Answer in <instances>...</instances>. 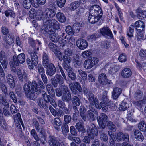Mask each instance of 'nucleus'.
Segmentation results:
<instances>
[{
  "label": "nucleus",
  "mask_w": 146,
  "mask_h": 146,
  "mask_svg": "<svg viewBox=\"0 0 146 146\" xmlns=\"http://www.w3.org/2000/svg\"><path fill=\"white\" fill-rule=\"evenodd\" d=\"M92 56V53L89 50L83 52L82 54V56L85 58H88Z\"/></svg>",
  "instance_id": "58836bf2"
},
{
  "label": "nucleus",
  "mask_w": 146,
  "mask_h": 146,
  "mask_svg": "<svg viewBox=\"0 0 146 146\" xmlns=\"http://www.w3.org/2000/svg\"><path fill=\"white\" fill-rule=\"evenodd\" d=\"M107 125L109 128L113 131H115L116 130V127L115 125L111 121H108L107 123Z\"/></svg>",
  "instance_id": "5fc2aeb1"
},
{
  "label": "nucleus",
  "mask_w": 146,
  "mask_h": 146,
  "mask_svg": "<svg viewBox=\"0 0 146 146\" xmlns=\"http://www.w3.org/2000/svg\"><path fill=\"white\" fill-rule=\"evenodd\" d=\"M25 61V55L23 53H21L18 55L17 57L14 56L13 60L10 62V64L11 66L16 65L17 66L19 65V63L22 64Z\"/></svg>",
  "instance_id": "39448f33"
},
{
  "label": "nucleus",
  "mask_w": 146,
  "mask_h": 146,
  "mask_svg": "<svg viewBox=\"0 0 146 146\" xmlns=\"http://www.w3.org/2000/svg\"><path fill=\"white\" fill-rule=\"evenodd\" d=\"M86 110L85 108L84 107H81L80 109V113L81 117L84 120H85L86 119Z\"/></svg>",
  "instance_id": "c03bdc74"
},
{
  "label": "nucleus",
  "mask_w": 146,
  "mask_h": 146,
  "mask_svg": "<svg viewBox=\"0 0 146 146\" xmlns=\"http://www.w3.org/2000/svg\"><path fill=\"white\" fill-rule=\"evenodd\" d=\"M121 93V90L120 88L118 87L114 88L112 92V96L113 99H117Z\"/></svg>",
  "instance_id": "aec40b11"
},
{
  "label": "nucleus",
  "mask_w": 146,
  "mask_h": 146,
  "mask_svg": "<svg viewBox=\"0 0 146 146\" xmlns=\"http://www.w3.org/2000/svg\"><path fill=\"white\" fill-rule=\"evenodd\" d=\"M63 60L64 61V63L70 64L71 62L72 58L71 57L63 56Z\"/></svg>",
  "instance_id": "e2e57ef3"
},
{
  "label": "nucleus",
  "mask_w": 146,
  "mask_h": 146,
  "mask_svg": "<svg viewBox=\"0 0 146 146\" xmlns=\"http://www.w3.org/2000/svg\"><path fill=\"white\" fill-rule=\"evenodd\" d=\"M143 92L139 90L137 91L135 93L134 97L136 100H140L142 97Z\"/></svg>",
  "instance_id": "a18cd8bd"
},
{
  "label": "nucleus",
  "mask_w": 146,
  "mask_h": 146,
  "mask_svg": "<svg viewBox=\"0 0 146 146\" xmlns=\"http://www.w3.org/2000/svg\"><path fill=\"white\" fill-rule=\"evenodd\" d=\"M62 132L64 134H66L69 131L68 127L66 124L64 125L62 127Z\"/></svg>",
  "instance_id": "774afa93"
},
{
  "label": "nucleus",
  "mask_w": 146,
  "mask_h": 146,
  "mask_svg": "<svg viewBox=\"0 0 146 146\" xmlns=\"http://www.w3.org/2000/svg\"><path fill=\"white\" fill-rule=\"evenodd\" d=\"M88 20L92 24H94L99 20L102 15V11L98 5H94L90 8Z\"/></svg>",
  "instance_id": "f03ea898"
},
{
  "label": "nucleus",
  "mask_w": 146,
  "mask_h": 146,
  "mask_svg": "<svg viewBox=\"0 0 146 146\" xmlns=\"http://www.w3.org/2000/svg\"><path fill=\"white\" fill-rule=\"evenodd\" d=\"M43 64L44 66H47L49 64L48 56L44 52L43 54Z\"/></svg>",
  "instance_id": "2f4dec72"
},
{
  "label": "nucleus",
  "mask_w": 146,
  "mask_h": 146,
  "mask_svg": "<svg viewBox=\"0 0 146 146\" xmlns=\"http://www.w3.org/2000/svg\"><path fill=\"white\" fill-rule=\"evenodd\" d=\"M70 92L68 89V87L64 85H61L59 88H57L56 89V94L58 96H60L62 93L63 95Z\"/></svg>",
  "instance_id": "9d476101"
},
{
  "label": "nucleus",
  "mask_w": 146,
  "mask_h": 146,
  "mask_svg": "<svg viewBox=\"0 0 146 146\" xmlns=\"http://www.w3.org/2000/svg\"><path fill=\"white\" fill-rule=\"evenodd\" d=\"M46 89L49 94L51 96V97L49 95L46 94V92L44 91L42 92V94L44 100H54L55 92L52 86L50 84H48L46 86Z\"/></svg>",
  "instance_id": "20e7f679"
},
{
  "label": "nucleus",
  "mask_w": 146,
  "mask_h": 146,
  "mask_svg": "<svg viewBox=\"0 0 146 146\" xmlns=\"http://www.w3.org/2000/svg\"><path fill=\"white\" fill-rule=\"evenodd\" d=\"M47 66H44L46 68V74L50 76H52L56 72V68L54 65L52 63L47 65Z\"/></svg>",
  "instance_id": "9b49d317"
},
{
  "label": "nucleus",
  "mask_w": 146,
  "mask_h": 146,
  "mask_svg": "<svg viewBox=\"0 0 146 146\" xmlns=\"http://www.w3.org/2000/svg\"><path fill=\"white\" fill-rule=\"evenodd\" d=\"M127 107L126 102L122 101L119 105V108L121 111H124L127 109Z\"/></svg>",
  "instance_id": "79ce46f5"
},
{
  "label": "nucleus",
  "mask_w": 146,
  "mask_h": 146,
  "mask_svg": "<svg viewBox=\"0 0 146 146\" xmlns=\"http://www.w3.org/2000/svg\"><path fill=\"white\" fill-rule=\"evenodd\" d=\"M36 85L35 80L31 82L29 81L27 83L25 84L23 86V89L26 97L30 100H33L32 98L34 95L35 87Z\"/></svg>",
  "instance_id": "7ed1b4c3"
},
{
  "label": "nucleus",
  "mask_w": 146,
  "mask_h": 146,
  "mask_svg": "<svg viewBox=\"0 0 146 146\" xmlns=\"http://www.w3.org/2000/svg\"><path fill=\"white\" fill-rule=\"evenodd\" d=\"M49 36L50 39L54 42H57L59 41L60 39V37H59L58 35L56 33H54L53 31V33H51Z\"/></svg>",
  "instance_id": "393cba45"
},
{
  "label": "nucleus",
  "mask_w": 146,
  "mask_h": 146,
  "mask_svg": "<svg viewBox=\"0 0 146 146\" xmlns=\"http://www.w3.org/2000/svg\"><path fill=\"white\" fill-rule=\"evenodd\" d=\"M76 127L79 131L84 132L85 131L84 127L81 122H78L76 125Z\"/></svg>",
  "instance_id": "09e8293b"
},
{
  "label": "nucleus",
  "mask_w": 146,
  "mask_h": 146,
  "mask_svg": "<svg viewBox=\"0 0 146 146\" xmlns=\"http://www.w3.org/2000/svg\"><path fill=\"white\" fill-rule=\"evenodd\" d=\"M31 3L30 0H25L23 3V5L25 9H28L31 7Z\"/></svg>",
  "instance_id": "a19ab883"
},
{
  "label": "nucleus",
  "mask_w": 146,
  "mask_h": 146,
  "mask_svg": "<svg viewBox=\"0 0 146 146\" xmlns=\"http://www.w3.org/2000/svg\"><path fill=\"white\" fill-rule=\"evenodd\" d=\"M52 85L54 87H57L58 83L60 85L63 84L64 83V79L60 75H56L54 78H52L51 79Z\"/></svg>",
  "instance_id": "423d86ee"
},
{
  "label": "nucleus",
  "mask_w": 146,
  "mask_h": 146,
  "mask_svg": "<svg viewBox=\"0 0 146 146\" xmlns=\"http://www.w3.org/2000/svg\"><path fill=\"white\" fill-rule=\"evenodd\" d=\"M134 25H131L127 30V35L129 37H131L133 36V34L134 31Z\"/></svg>",
  "instance_id": "f704fd0d"
},
{
  "label": "nucleus",
  "mask_w": 146,
  "mask_h": 146,
  "mask_svg": "<svg viewBox=\"0 0 146 146\" xmlns=\"http://www.w3.org/2000/svg\"><path fill=\"white\" fill-rule=\"evenodd\" d=\"M40 31L41 32L44 34L48 33L49 34L53 33V31L52 29H48V26L47 24H46L44 23L41 27Z\"/></svg>",
  "instance_id": "412c9836"
},
{
  "label": "nucleus",
  "mask_w": 146,
  "mask_h": 146,
  "mask_svg": "<svg viewBox=\"0 0 146 146\" xmlns=\"http://www.w3.org/2000/svg\"><path fill=\"white\" fill-rule=\"evenodd\" d=\"M94 103L96 107L98 109H100L101 107L102 108H104V106H105V104L104 103V102H101L99 103V101H94Z\"/></svg>",
  "instance_id": "864d4df0"
},
{
  "label": "nucleus",
  "mask_w": 146,
  "mask_h": 146,
  "mask_svg": "<svg viewBox=\"0 0 146 146\" xmlns=\"http://www.w3.org/2000/svg\"><path fill=\"white\" fill-rule=\"evenodd\" d=\"M37 70L39 74L40 75L45 73L44 68L41 64H38L37 67Z\"/></svg>",
  "instance_id": "bf43d9fd"
},
{
  "label": "nucleus",
  "mask_w": 146,
  "mask_h": 146,
  "mask_svg": "<svg viewBox=\"0 0 146 146\" xmlns=\"http://www.w3.org/2000/svg\"><path fill=\"white\" fill-rule=\"evenodd\" d=\"M98 79L99 82L102 85H104L107 84H110V81L107 79L106 76L104 73H102L99 74Z\"/></svg>",
  "instance_id": "ddd939ff"
},
{
  "label": "nucleus",
  "mask_w": 146,
  "mask_h": 146,
  "mask_svg": "<svg viewBox=\"0 0 146 146\" xmlns=\"http://www.w3.org/2000/svg\"><path fill=\"white\" fill-rule=\"evenodd\" d=\"M78 73L79 75V76L84 80H86L87 74L86 72L80 70L78 71Z\"/></svg>",
  "instance_id": "c9c22d12"
},
{
  "label": "nucleus",
  "mask_w": 146,
  "mask_h": 146,
  "mask_svg": "<svg viewBox=\"0 0 146 146\" xmlns=\"http://www.w3.org/2000/svg\"><path fill=\"white\" fill-rule=\"evenodd\" d=\"M88 79L90 82H95L96 79L95 76L94 74L90 73L88 76Z\"/></svg>",
  "instance_id": "6e6d98bb"
},
{
  "label": "nucleus",
  "mask_w": 146,
  "mask_h": 146,
  "mask_svg": "<svg viewBox=\"0 0 146 146\" xmlns=\"http://www.w3.org/2000/svg\"><path fill=\"white\" fill-rule=\"evenodd\" d=\"M89 109L90 110L87 111V117L88 118L94 121L95 119L94 115L93 113V112L94 111V109L92 106L91 107L90 106Z\"/></svg>",
  "instance_id": "bb28decb"
},
{
  "label": "nucleus",
  "mask_w": 146,
  "mask_h": 146,
  "mask_svg": "<svg viewBox=\"0 0 146 146\" xmlns=\"http://www.w3.org/2000/svg\"><path fill=\"white\" fill-rule=\"evenodd\" d=\"M134 25V27L137 31H142L144 29V23L142 21L139 20L136 21Z\"/></svg>",
  "instance_id": "dca6fc26"
},
{
  "label": "nucleus",
  "mask_w": 146,
  "mask_h": 146,
  "mask_svg": "<svg viewBox=\"0 0 146 146\" xmlns=\"http://www.w3.org/2000/svg\"><path fill=\"white\" fill-rule=\"evenodd\" d=\"M32 64L36 66L38 62V58L35 51L32 52L30 53Z\"/></svg>",
  "instance_id": "6ab92c4d"
},
{
  "label": "nucleus",
  "mask_w": 146,
  "mask_h": 146,
  "mask_svg": "<svg viewBox=\"0 0 146 146\" xmlns=\"http://www.w3.org/2000/svg\"><path fill=\"white\" fill-rule=\"evenodd\" d=\"M39 13L42 14V17L40 16V20L42 19L44 24H47L49 27V28L50 29L52 27L53 29H59L60 26L59 25L58 22L56 20L53 19H51L55 15L56 13L54 10L49 8L46 9L44 14H42L41 11Z\"/></svg>",
  "instance_id": "f257e3e1"
},
{
  "label": "nucleus",
  "mask_w": 146,
  "mask_h": 146,
  "mask_svg": "<svg viewBox=\"0 0 146 146\" xmlns=\"http://www.w3.org/2000/svg\"><path fill=\"white\" fill-rule=\"evenodd\" d=\"M132 74V72L131 70L128 68H125L122 71L121 75L122 76L125 78H128L130 77Z\"/></svg>",
  "instance_id": "4be33fe9"
},
{
  "label": "nucleus",
  "mask_w": 146,
  "mask_h": 146,
  "mask_svg": "<svg viewBox=\"0 0 146 146\" xmlns=\"http://www.w3.org/2000/svg\"><path fill=\"white\" fill-rule=\"evenodd\" d=\"M50 139L49 141V143L50 146H60V144L58 141L53 136L50 137Z\"/></svg>",
  "instance_id": "5701e85b"
},
{
  "label": "nucleus",
  "mask_w": 146,
  "mask_h": 146,
  "mask_svg": "<svg viewBox=\"0 0 146 146\" xmlns=\"http://www.w3.org/2000/svg\"><path fill=\"white\" fill-rule=\"evenodd\" d=\"M88 99L90 100H96V97L92 93L89 92L87 96Z\"/></svg>",
  "instance_id": "0e129e2a"
},
{
  "label": "nucleus",
  "mask_w": 146,
  "mask_h": 146,
  "mask_svg": "<svg viewBox=\"0 0 146 146\" xmlns=\"http://www.w3.org/2000/svg\"><path fill=\"white\" fill-rule=\"evenodd\" d=\"M71 96L70 92L63 95L62 99L63 100H70Z\"/></svg>",
  "instance_id": "37998d69"
},
{
  "label": "nucleus",
  "mask_w": 146,
  "mask_h": 146,
  "mask_svg": "<svg viewBox=\"0 0 146 146\" xmlns=\"http://www.w3.org/2000/svg\"><path fill=\"white\" fill-rule=\"evenodd\" d=\"M83 23L82 22L80 23H75L73 25V28L76 32L79 31L80 28L83 25Z\"/></svg>",
  "instance_id": "473e14b6"
},
{
  "label": "nucleus",
  "mask_w": 146,
  "mask_h": 146,
  "mask_svg": "<svg viewBox=\"0 0 146 146\" xmlns=\"http://www.w3.org/2000/svg\"><path fill=\"white\" fill-rule=\"evenodd\" d=\"M101 140L103 141H106L108 140V137L102 131L100 132Z\"/></svg>",
  "instance_id": "de8ad7c7"
},
{
  "label": "nucleus",
  "mask_w": 146,
  "mask_h": 146,
  "mask_svg": "<svg viewBox=\"0 0 146 146\" xmlns=\"http://www.w3.org/2000/svg\"><path fill=\"white\" fill-rule=\"evenodd\" d=\"M134 134L135 137L137 139L140 141L143 140L144 137L142 133L139 130H136Z\"/></svg>",
  "instance_id": "c85d7f7f"
},
{
  "label": "nucleus",
  "mask_w": 146,
  "mask_h": 146,
  "mask_svg": "<svg viewBox=\"0 0 146 146\" xmlns=\"http://www.w3.org/2000/svg\"><path fill=\"white\" fill-rule=\"evenodd\" d=\"M14 117L15 122L17 127L18 128H21V125L23 127V124L22 121L21 115L20 113H17L15 114Z\"/></svg>",
  "instance_id": "2eb2a0df"
},
{
  "label": "nucleus",
  "mask_w": 146,
  "mask_h": 146,
  "mask_svg": "<svg viewBox=\"0 0 146 146\" xmlns=\"http://www.w3.org/2000/svg\"><path fill=\"white\" fill-rule=\"evenodd\" d=\"M116 140L118 141H123L124 140L129 141V135L127 134L124 133L122 132H119L117 134Z\"/></svg>",
  "instance_id": "4468645a"
},
{
  "label": "nucleus",
  "mask_w": 146,
  "mask_h": 146,
  "mask_svg": "<svg viewBox=\"0 0 146 146\" xmlns=\"http://www.w3.org/2000/svg\"><path fill=\"white\" fill-rule=\"evenodd\" d=\"M108 119L107 116L104 113H101L100 116L97 117L98 121L102 129L105 128L106 123L108 121Z\"/></svg>",
  "instance_id": "0eeeda50"
},
{
  "label": "nucleus",
  "mask_w": 146,
  "mask_h": 146,
  "mask_svg": "<svg viewBox=\"0 0 146 146\" xmlns=\"http://www.w3.org/2000/svg\"><path fill=\"white\" fill-rule=\"evenodd\" d=\"M69 87L72 93L74 94L77 93L78 91L76 90L79 92H81L82 91V88L80 84L78 82H75L73 84L70 83L69 84Z\"/></svg>",
  "instance_id": "6e6552de"
},
{
  "label": "nucleus",
  "mask_w": 146,
  "mask_h": 146,
  "mask_svg": "<svg viewBox=\"0 0 146 146\" xmlns=\"http://www.w3.org/2000/svg\"><path fill=\"white\" fill-rule=\"evenodd\" d=\"M35 11L33 9H31L29 13L30 17L32 19H33L35 17L36 14Z\"/></svg>",
  "instance_id": "69168bd1"
},
{
  "label": "nucleus",
  "mask_w": 146,
  "mask_h": 146,
  "mask_svg": "<svg viewBox=\"0 0 146 146\" xmlns=\"http://www.w3.org/2000/svg\"><path fill=\"white\" fill-rule=\"evenodd\" d=\"M66 31L69 35H72L74 34V31L71 27L70 26H67L66 29Z\"/></svg>",
  "instance_id": "680f3d73"
},
{
  "label": "nucleus",
  "mask_w": 146,
  "mask_h": 146,
  "mask_svg": "<svg viewBox=\"0 0 146 146\" xmlns=\"http://www.w3.org/2000/svg\"><path fill=\"white\" fill-rule=\"evenodd\" d=\"M118 60L121 62H125L127 60V56L125 54L122 53L119 56Z\"/></svg>",
  "instance_id": "ea45409f"
},
{
  "label": "nucleus",
  "mask_w": 146,
  "mask_h": 146,
  "mask_svg": "<svg viewBox=\"0 0 146 146\" xmlns=\"http://www.w3.org/2000/svg\"><path fill=\"white\" fill-rule=\"evenodd\" d=\"M56 16L58 20L60 22H63L66 20V17L61 12L57 13Z\"/></svg>",
  "instance_id": "c756f323"
},
{
  "label": "nucleus",
  "mask_w": 146,
  "mask_h": 146,
  "mask_svg": "<svg viewBox=\"0 0 146 146\" xmlns=\"http://www.w3.org/2000/svg\"><path fill=\"white\" fill-rule=\"evenodd\" d=\"M139 129L141 131H145L146 130V125L145 122L142 121L140 122L138 125Z\"/></svg>",
  "instance_id": "e433bc0d"
},
{
  "label": "nucleus",
  "mask_w": 146,
  "mask_h": 146,
  "mask_svg": "<svg viewBox=\"0 0 146 146\" xmlns=\"http://www.w3.org/2000/svg\"><path fill=\"white\" fill-rule=\"evenodd\" d=\"M76 44L80 49L84 50L88 46V43L86 41L83 39H79L76 42Z\"/></svg>",
  "instance_id": "f8f14e48"
},
{
  "label": "nucleus",
  "mask_w": 146,
  "mask_h": 146,
  "mask_svg": "<svg viewBox=\"0 0 146 146\" xmlns=\"http://www.w3.org/2000/svg\"><path fill=\"white\" fill-rule=\"evenodd\" d=\"M84 66L87 69H90L93 66L90 59L84 61Z\"/></svg>",
  "instance_id": "4c0bfd02"
},
{
  "label": "nucleus",
  "mask_w": 146,
  "mask_h": 146,
  "mask_svg": "<svg viewBox=\"0 0 146 146\" xmlns=\"http://www.w3.org/2000/svg\"><path fill=\"white\" fill-rule=\"evenodd\" d=\"M101 33L105 36H108L110 37L112 36V34L111 31L107 27H104L100 30Z\"/></svg>",
  "instance_id": "f3484780"
},
{
  "label": "nucleus",
  "mask_w": 146,
  "mask_h": 146,
  "mask_svg": "<svg viewBox=\"0 0 146 146\" xmlns=\"http://www.w3.org/2000/svg\"><path fill=\"white\" fill-rule=\"evenodd\" d=\"M0 125L4 129H7V125L3 116L0 117Z\"/></svg>",
  "instance_id": "603ef678"
},
{
  "label": "nucleus",
  "mask_w": 146,
  "mask_h": 146,
  "mask_svg": "<svg viewBox=\"0 0 146 146\" xmlns=\"http://www.w3.org/2000/svg\"><path fill=\"white\" fill-rule=\"evenodd\" d=\"M48 47L54 53H56L58 51V48L54 43H50L48 44Z\"/></svg>",
  "instance_id": "7c9ffc66"
},
{
  "label": "nucleus",
  "mask_w": 146,
  "mask_h": 146,
  "mask_svg": "<svg viewBox=\"0 0 146 146\" xmlns=\"http://www.w3.org/2000/svg\"><path fill=\"white\" fill-rule=\"evenodd\" d=\"M79 3L77 1L72 2L70 4V9L73 10L76 9L79 7Z\"/></svg>",
  "instance_id": "3c124183"
},
{
  "label": "nucleus",
  "mask_w": 146,
  "mask_h": 146,
  "mask_svg": "<svg viewBox=\"0 0 146 146\" xmlns=\"http://www.w3.org/2000/svg\"><path fill=\"white\" fill-rule=\"evenodd\" d=\"M136 37L138 40H142L144 37V35L142 31H137Z\"/></svg>",
  "instance_id": "13d9d810"
},
{
  "label": "nucleus",
  "mask_w": 146,
  "mask_h": 146,
  "mask_svg": "<svg viewBox=\"0 0 146 146\" xmlns=\"http://www.w3.org/2000/svg\"><path fill=\"white\" fill-rule=\"evenodd\" d=\"M56 1L58 6L61 8L64 6L66 0H56Z\"/></svg>",
  "instance_id": "338daca9"
},
{
  "label": "nucleus",
  "mask_w": 146,
  "mask_h": 146,
  "mask_svg": "<svg viewBox=\"0 0 146 146\" xmlns=\"http://www.w3.org/2000/svg\"><path fill=\"white\" fill-rule=\"evenodd\" d=\"M49 101H39L38 105L41 108H46L48 107V104Z\"/></svg>",
  "instance_id": "49530a36"
},
{
  "label": "nucleus",
  "mask_w": 146,
  "mask_h": 146,
  "mask_svg": "<svg viewBox=\"0 0 146 146\" xmlns=\"http://www.w3.org/2000/svg\"><path fill=\"white\" fill-rule=\"evenodd\" d=\"M7 82L9 86L11 88H13L15 87L14 78L13 76L9 74L7 76Z\"/></svg>",
  "instance_id": "b1692460"
},
{
  "label": "nucleus",
  "mask_w": 146,
  "mask_h": 146,
  "mask_svg": "<svg viewBox=\"0 0 146 146\" xmlns=\"http://www.w3.org/2000/svg\"><path fill=\"white\" fill-rule=\"evenodd\" d=\"M137 13V17L138 19H143L146 17V11L142 10L140 8H138L136 10Z\"/></svg>",
  "instance_id": "a211bd4d"
},
{
  "label": "nucleus",
  "mask_w": 146,
  "mask_h": 146,
  "mask_svg": "<svg viewBox=\"0 0 146 146\" xmlns=\"http://www.w3.org/2000/svg\"><path fill=\"white\" fill-rule=\"evenodd\" d=\"M118 66L115 65H113L110 67L109 69V72L111 74H113L117 72L119 69Z\"/></svg>",
  "instance_id": "72a5a7b5"
},
{
  "label": "nucleus",
  "mask_w": 146,
  "mask_h": 146,
  "mask_svg": "<svg viewBox=\"0 0 146 146\" xmlns=\"http://www.w3.org/2000/svg\"><path fill=\"white\" fill-rule=\"evenodd\" d=\"M87 133L91 139H93L94 137L97 135L98 131L94 124H92L90 125L89 129L87 130Z\"/></svg>",
  "instance_id": "1a4fd4ad"
},
{
  "label": "nucleus",
  "mask_w": 146,
  "mask_h": 146,
  "mask_svg": "<svg viewBox=\"0 0 146 146\" xmlns=\"http://www.w3.org/2000/svg\"><path fill=\"white\" fill-rule=\"evenodd\" d=\"M17 73L18 75V77L19 80L21 81H22L23 79L26 80L27 79V75L25 72L23 74L20 71V69H18L17 70Z\"/></svg>",
  "instance_id": "a878e982"
},
{
  "label": "nucleus",
  "mask_w": 146,
  "mask_h": 146,
  "mask_svg": "<svg viewBox=\"0 0 146 146\" xmlns=\"http://www.w3.org/2000/svg\"><path fill=\"white\" fill-rule=\"evenodd\" d=\"M0 86L2 92L4 93V94H5V96H6L8 95V94L7 93V89L6 86L3 84H1Z\"/></svg>",
  "instance_id": "052dcab7"
},
{
  "label": "nucleus",
  "mask_w": 146,
  "mask_h": 146,
  "mask_svg": "<svg viewBox=\"0 0 146 146\" xmlns=\"http://www.w3.org/2000/svg\"><path fill=\"white\" fill-rule=\"evenodd\" d=\"M5 14L7 17L9 16L14 18L15 16V15L14 12L11 10H7L5 12Z\"/></svg>",
  "instance_id": "4d7b16f0"
},
{
  "label": "nucleus",
  "mask_w": 146,
  "mask_h": 146,
  "mask_svg": "<svg viewBox=\"0 0 146 146\" xmlns=\"http://www.w3.org/2000/svg\"><path fill=\"white\" fill-rule=\"evenodd\" d=\"M73 52L72 50L69 48L66 49L64 51V56L71 57L73 54Z\"/></svg>",
  "instance_id": "8fccbe9b"
},
{
  "label": "nucleus",
  "mask_w": 146,
  "mask_h": 146,
  "mask_svg": "<svg viewBox=\"0 0 146 146\" xmlns=\"http://www.w3.org/2000/svg\"><path fill=\"white\" fill-rule=\"evenodd\" d=\"M10 35H9L8 36V38H7L6 39H5L4 40V44L5 46H8L10 45L13 42L14 39L13 37L10 36Z\"/></svg>",
  "instance_id": "cd10ccee"
}]
</instances>
